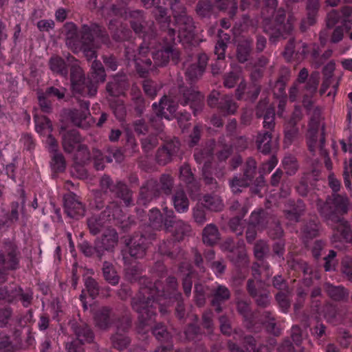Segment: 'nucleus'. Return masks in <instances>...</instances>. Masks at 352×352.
I'll list each match as a JSON object with an SVG mask.
<instances>
[{
	"mask_svg": "<svg viewBox=\"0 0 352 352\" xmlns=\"http://www.w3.org/2000/svg\"><path fill=\"white\" fill-rule=\"evenodd\" d=\"M140 282L142 286L132 298L131 306L138 314L139 322L144 327L154 320L157 307H160L161 312H164L161 307L162 298H171L172 296L176 299L182 298V294L177 293L178 284L173 276L166 279V287H162L160 281L153 283L148 278H143Z\"/></svg>",
	"mask_w": 352,
	"mask_h": 352,
	"instance_id": "3",
	"label": "nucleus"
},
{
	"mask_svg": "<svg viewBox=\"0 0 352 352\" xmlns=\"http://www.w3.org/2000/svg\"><path fill=\"white\" fill-rule=\"evenodd\" d=\"M252 50V41L244 39L237 45L236 57L240 63H245L249 60Z\"/></svg>",
	"mask_w": 352,
	"mask_h": 352,
	"instance_id": "41",
	"label": "nucleus"
},
{
	"mask_svg": "<svg viewBox=\"0 0 352 352\" xmlns=\"http://www.w3.org/2000/svg\"><path fill=\"white\" fill-rule=\"evenodd\" d=\"M309 53V46L305 43H296L294 38H290L285 45L283 52L284 57L291 60L292 59L303 58Z\"/></svg>",
	"mask_w": 352,
	"mask_h": 352,
	"instance_id": "24",
	"label": "nucleus"
},
{
	"mask_svg": "<svg viewBox=\"0 0 352 352\" xmlns=\"http://www.w3.org/2000/svg\"><path fill=\"white\" fill-rule=\"evenodd\" d=\"M92 157L94 166L97 170H103L106 163L112 162L111 156H107V155H104L98 149H93Z\"/></svg>",
	"mask_w": 352,
	"mask_h": 352,
	"instance_id": "51",
	"label": "nucleus"
},
{
	"mask_svg": "<svg viewBox=\"0 0 352 352\" xmlns=\"http://www.w3.org/2000/svg\"><path fill=\"white\" fill-rule=\"evenodd\" d=\"M142 87L145 94L153 100L160 90L161 85L153 80L145 79L142 82Z\"/></svg>",
	"mask_w": 352,
	"mask_h": 352,
	"instance_id": "56",
	"label": "nucleus"
},
{
	"mask_svg": "<svg viewBox=\"0 0 352 352\" xmlns=\"http://www.w3.org/2000/svg\"><path fill=\"white\" fill-rule=\"evenodd\" d=\"M261 16L265 25H270V41L276 43L280 39H285L293 30L289 19L286 21V12L283 8L276 10L278 0H263Z\"/></svg>",
	"mask_w": 352,
	"mask_h": 352,
	"instance_id": "6",
	"label": "nucleus"
},
{
	"mask_svg": "<svg viewBox=\"0 0 352 352\" xmlns=\"http://www.w3.org/2000/svg\"><path fill=\"white\" fill-rule=\"evenodd\" d=\"M66 167L65 160L62 154L55 153L52 159L51 168L54 173H62Z\"/></svg>",
	"mask_w": 352,
	"mask_h": 352,
	"instance_id": "60",
	"label": "nucleus"
},
{
	"mask_svg": "<svg viewBox=\"0 0 352 352\" xmlns=\"http://www.w3.org/2000/svg\"><path fill=\"white\" fill-rule=\"evenodd\" d=\"M153 333L159 341L168 344H172V336L170 333L166 330L164 325L162 324H157L153 329Z\"/></svg>",
	"mask_w": 352,
	"mask_h": 352,
	"instance_id": "55",
	"label": "nucleus"
},
{
	"mask_svg": "<svg viewBox=\"0 0 352 352\" xmlns=\"http://www.w3.org/2000/svg\"><path fill=\"white\" fill-rule=\"evenodd\" d=\"M305 206L301 200H298L292 205V208L285 211L286 218L294 222H298L300 217L304 214Z\"/></svg>",
	"mask_w": 352,
	"mask_h": 352,
	"instance_id": "45",
	"label": "nucleus"
},
{
	"mask_svg": "<svg viewBox=\"0 0 352 352\" xmlns=\"http://www.w3.org/2000/svg\"><path fill=\"white\" fill-rule=\"evenodd\" d=\"M352 10L349 7H344L341 10H332L327 15V25L329 28H332L339 24L334 29L331 41L333 43H337L342 41L344 32H348L352 25L350 19Z\"/></svg>",
	"mask_w": 352,
	"mask_h": 352,
	"instance_id": "11",
	"label": "nucleus"
},
{
	"mask_svg": "<svg viewBox=\"0 0 352 352\" xmlns=\"http://www.w3.org/2000/svg\"><path fill=\"white\" fill-rule=\"evenodd\" d=\"M237 311L241 314L246 321V327L251 329L253 327V316L251 313L250 304L244 300L237 302Z\"/></svg>",
	"mask_w": 352,
	"mask_h": 352,
	"instance_id": "53",
	"label": "nucleus"
},
{
	"mask_svg": "<svg viewBox=\"0 0 352 352\" xmlns=\"http://www.w3.org/2000/svg\"><path fill=\"white\" fill-rule=\"evenodd\" d=\"M306 141L309 151L311 155H315L318 151L320 155L324 158L325 166L328 170L332 167V163L328 151L325 146V133L322 129L320 131V120L312 117L308 124V130L306 133Z\"/></svg>",
	"mask_w": 352,
	"mask_h": 352,
	"instance_id": "10",
	"label": "nucleus"
},
{
	"mask_svg": "<svg viewBox=\"0 0 352 352\" xmlns=\"http://www.w3.org/2000/svg\"><path fill=\"white\" fill-rule=\"evenodd\" d=\"M149 243V239L144 235H133L126 243L130 256L135 258H142L146 255Z\"/></svg>",
	"mask_w": 352,
	"mask_h": 352,
	"instance_id": "23",
	"label": "nucleus"
},
{
	"mask_svg": "<svg viewBox=\"0 0 352 352\" xmlns=\"http://www.w3.org/2000/svg\"><path fill=\"white\" fill-rule=\"evenodd\" d=\"M207 102L210 107H217L219 113L223 116L234 114L238 107L232 96H221L219 92L217 91H212L210 94Z\"/></svg>",
	"mask_w": 352,
	"mask_h": 352,
	"instance_id": "17",
	"label": "nucleus"
},
{
	"mask_svg": "<svg viewBox=\"0 0 352 352\" xmlns=\"http://www.w3.org/2000/svg\"><path fill=\"white\" fill-rule=\"evenodd\" d=\"M223 248L228 252V258L234 265L237 267L247 265V254L243 241H239L235 245L232 240L228 239L223 243Z\"/></svg>",
	"mask_w": 352,
	"mask_h": 352,
	"instance_id": "19",
	"label": "nucleus"
},
{
	"mask_svg": "<svg viewBox=\"0 0 352 352\" xmlns=\"http://www.w3.org/2000/svg\"><path fill=\"white\" fill-rule=\"evenodd\" d=\"M324 289L329 297L335 301H342L348 298L349 292L342 285H333L329 283L324 285Z\"/></svg>",
	"mask_w": 352,
	"mask_h": 352,
	"instance_id": "35",
	"label": "nucleus"
},
{
	"mask_svg": "<svg viewBox=\"0 0 352 352\" xmlns=\"http://www.w3.org/2000/svg\"><path fill=\"white\" fill-rule=\"evenodd\" d=\"M253 276L255 279H249L247 283V290L249 294L255 299L258 306L262 307H267L270 303L269 292L263 288L264 283L257 279V270L252 267Z\"/></svg>",
	"mask_w": 352,
	"mask_h": 352,
	"instance_id": "16",
	"label": "nucleus"
},
{
	"mask_svg": "<svg viewBox=\"0 0 352 352\" xmlns=\"http://www.w3.org/2000/svg\"><path fill=\"white\" fill-rule=\"evenodd\" d=\"M143 272L142 265L140 263H131L125 268L126 278L131 282L138 281L140 288L142 286L140 280L146 276H140Z\"/></svg>",
	"mask_w": 352,
	"mask_h": 352,
	"instance_id": "40",
	"label": "nucleus"
},
{
	"mask_svg": "<svg viewBox=\"0 0 352 352\" xmlns=\"http://www.w3.org/2000/svg\"><path fill=\"white\" fill-rule=\"evenodd\" d=\"M133 127L135 132L138 135L148 136L151 134V129L148 122L144 119H139L134 122Z\"/></svg>",
	"mask_w": 352,
	"mask_h": 352,
	"instance_id": "62",
	"label": "nucleus"
},
{
	"mask_svg": "<svg viewBox=\"0 0 352 352\" xmlns=\"http://www.w3.org/2000/svg\"><path fill=\"white\" fill-rule=\"evenodd\" d=\"M153 179L148 181L146 184L140 189V195L146 199H151L160 192L170 195L173 187V177H160V183L155 184Z\"/></svg>",
	"mask_w": 352,
	"mask_h": 352,
	"instance_id": "15",
	"label": "nucleus"
},
{
	"mask_svg": "<svg viewBox=\"0 0 352 352\" xmlns=\"http://www.w3.org/2000/svg\"><path fill=\"white\" fill-rule=\"evenodd\" d=\"M275 110L269 104V102L265 100L259 101L256 107V116L257 118H263V126L265 129L264 132H259L256 136V144L258 151L263 154H268L272 148V131L275 126Z\"/></svg>",
	"mask_w": 352,
	"mask_h": 352,
	"instance_id": "9",
	"label": "nucleus"
},
{
	"mask_svg": "<svg viewBox=\"0 0 352 352\" xmlns=\"http://www.w3.org/2000/svg\"><path fill=\"white\" fill-rule=\"evenodd\" d=\"M241 78V72L234 70L227 74L224 77V85L228 88H232L239 81Z\"/></svg>",
	"mask_w": 352,
	"mask_h": 352,
	"instance_id": "63",
	"label": "nucleus"
},
{
	"mask_svg": "<svg viewBox=\"0 0 352 352\" xmlns=\"http://www.w3.org/2000/svg\"><path fill=\"white\" fill-rule=\"evenodd\" d=\"M127 87L125 76H116L109 81L106 86V90L109 96L118 97L124 94Z\"/></svg>",
	"mask_w": 352,
	"mask_h": 352,
	"instance_id": "33",
	"label": "nucleus"
},
{
	"mask_svg": "<svg viewBox=\"0 0 352 352\" xmlns=\"http://www.w3.org/2000/svg\"><path fill=\"white\" fill-rule=\"evenodd\" d=\"M228 47L227 43L222 41H217L214 47V55L217 56V62L212 64V72L213 74H217L225 67L224 60L226 51Z\"/></svg>",
	"mask_w": 352,
	"mask_h": 352,
	"instance_id": "34",
	"label": "nucleus"
},
{
	"mask_svg": "<svg viewBox=\"0 0 352 352\" xmlns=\"http://www.w3.org/2000/svg\"><path fill=\"white\" fill-rule=\"evenodd\" d=\"M186 338L190 341L199 340L201 337L200 328L193 324H189L184 331Z\"/></svg>",
	"mask_w": 352,
	"mask_h": 352,
	"instance_id": "64",
	"label": "nucleus"
},
{
	"mask_svg": "<svg viewBox=\"0 0 352 352\" xmlns=\"http://www.w3.org/2000/svg\"><path fill=\"white\" fill-rule=\"evenodd\" d=\"M34 122L35 123V130L38 133L45 134L52 131V125L50 120L45 116L38 115L35 113L34 115Z\"/></svg>",
	"mask_w": 352,
	"mask_h": 352,
	"instance_id": "44",
	"label": "nucleus"
},
{
	"mask_svg": "<svg viewBox=\"0 0 352 352\" xmlns=\"http://www.w3.org/2000/svg\"><path fill=\"white\" fill-rule=\"evenodd\" d=\"M271 217L264 210L252 212L250 218V223L254 228L262 230L266 227Z\"/></svg>",
	"mask_w": 352,
	"mask_h": 352,
	"instance_id": "38",
	"label": "nucleus"
},
{
	"mask_svg": "<svg viewBox=\"0 0 352 352\" xmlns=\"http://www.w3.org/2000/svg\"><path fill=\"white\" fill-rule=\"evenodd\" d=\"M89 232L95 236L106 228V220L104 215H93L87 220Z\"/></svg>",
	"mask_w": 352,
	"mask_h": 352,
	"instance_id": "39",
	"label": "nucleus"
},
{
	"mask_svg": "<svg viewBox=\"0 0 352 352\" xmlns=\"http://www.w3.org/2000/svg\"><path fill=\"white\" fill-rule=\"evenodd\" d=\"M102 273L104 279L111 285H116L118 284L120 277L116 271L112 263L104 261L102 265Z\"/></svg>",
	"mask_w": 352,
	"mask_h": 352,
	"instance_id": "46",
	"label": "nucleus"
},
{
	"mask_svg": "<svg viewBox=\"0 0 352 352\" xmlns=\"http://www.w3.org/2000/svg\"><path fill=\"white\" fill-rule=\"evenodd\" d=\"M96 241L103 256L105 251L113 250L118 242V235L115 229L107 228L104 230L101 239H98Z\"/></svg>",
	"mask_w": 352,
	"mask_h": 352,
	"instance_id": "26",
	"label": "nucleus"
},
{
	"mask_svg": "<svg viewBox=\"0 0 352 352\" xmlns=\"http://www.w3.org/2000/svg\"><path fill=\"white\" fill-rule=\"evenodd\" d=\"M215 4L220 10H228L229 19H222L220 23L223 28L228 29L231 27V21H234L238 11L237 0H215Z\"/></svg>",
	"mask_w": 352,
	"mask_h": 352,
	"instance_id": "28",
	"label": "nucleus"
},
{
	"mask_svg": "<svg viewBox=\"0 0 352 352\" xmlns=\"http://www.w3.org/2000/svg\"><path fill=\"white\" fill-rule=\"evenodd\" d=\"M155 115L149 118V124L151 129V134L140 139L142 148L145 152H148L155 148L159 142L160 133L163 131L164 124L162 118L170 120L176 113V104L175 101L168 100V96H163L159 104L154 102L152 105Z\"/></svg>",
	"mask_w": 352,
	"mask_h": 352,
	"instance_id": "7",
	"label": "nucleus"
},
{
	"mask_svg": "<svg viewBox=\"0 0 352 352\" xmlns=\"http://www.w3.org/2000/svg\"><path fill=\"white\" fill-rule=\"evenodd\" d=\"M261 0H241L240 8L242 11H248V14H243L241 19L235 21L233 27L234 35H239L241 32L247 31L250 26H254L259 22V17L255 16L258 12Z\"/></svg>",
	"mask_w": 352,
	"mask_h": 352,
	"instance_id": "12",
	"label": "nucleus"
},
{
	"mask_svg": "<svg viewBox=\"0 0 352 352\" xmlns=\"http://www.w3.org/2000/svg\"><path fill=\"white\" fill-rule=\"evenodd\" d=\"M173 204L175 210L179 212H185L188 210L189 201L183 190H178L173 197Z\"/></svg>",
	"mask_w": 352,
	"mask_h": 352,
	"instance_id": "48",
	"label": "nucleus"
},
{
	"mask_svg": "<svg viewBox=\"0 0 352 352\" xmlns=\"http://www.w3.org/2000/svg\"><path fill=\"white\" fill-rule=\"evenodd\" d=\"M3 254L0 253V274L20 267L21 253L18 245L9 240L3 242Z\"/></svg>",
	"mask_w": 352,
	"mask_h": 352,
	"instance_id": "13",
	"label": "nucleus"
},
{
	"mask_svg": "<svg viewBox=\"0 0 352 352\" xmlns=\"http://www.w3.org/2000/svg\"><path fill=\"white\" fill-rule=\"evenodd\" d=\"M212 9L213 4L210 0H199L196 6L197 14L201 17L210 16Z\"/></svg>",
	"mask_w": 352,
	"mask_h": 352,
	"instance_id": "57",
	"label": "nucleus"
},
{
	"mask_svg": "<svg viewBox=\"0 0 352 352\" xmlns=\"http://www.w3.org/2000/svg\"><path fill=\"white\" fill-rule=\"evenodd\" d=\"M79 109H74L70 112L72 122L79 126L83 127L87 118L90 116L89 101L85 99H78Z\"/></svg>",
	"mask_w": 352,
	"mask_h": 352,
	"instance_id": "29",
	"label": "nucleus"
},
{
	"mask_svg": "<svg viewBox=\"0 0 352 352\" xmlns=\"http://www.w3.org/2000/svg\"><path fill=\"white\" fill-rule=\"evenodd\" d=\"M290 76V72L286 71L278 78L273 89L274 95L276 98L287 97L285 87Z\"/></svg>",
	"mask_w": 352,
	"mask_h": 352,
	"instance_id": "47",
	"label": "nucleus"
},
{
	"mask_svg": "<svg viewBox=\"0 0 352 352\" xmlns=\"http://www.w3.org/2000/svg\"><path fill=\"white\" fill-rule=\"evenodd\" d=\"M254 177H234L230 182V187L233 192H241V188H246L252 182Z\"/></svg>",
	"mask_w": 352,
	"mask_h": 352,
	"instance_id": "59",
	"label": "nucleus"
},
{
	"mask_svg": "<svg viewBox=\"0 0 352 352\" xmlns=\"http://www.w3.org/2000/svg\"><path fill=\"white\" fill-rule=\"evenodd\" d=\"M202 205L207 209L214 212L221 211L223 208L222 200L218 196L205 195Z\"/></svg>",
	"mask_w": 352,
	"mask_h": 352,
	"instance_id": "52",
	"label": "nucleus"
},
{
	"mask_svg": "<svg viewBox=\"0 0 352 352\" xmlns=\"http://www.w3.org/2000/svg\"><path fill=\"white\" fill-rule=\"evenodd\" d=\"M111 342L115 349L123 351L129 344L130 340L126 335L117 332L111 337Z\"/></svg>",
	"mask_w": 352,
	"mask_h": 352,
	"instance_id": "58",
	"label": "nucleus"
},
{
	"mask_svg": "<svg viewBox=\"0 0 352 352\" xmlns=\"http://www.w3.org/2000/svg\"><path fill=\"white\" fill-rule=\"evenodd\" d=\"M49 67L52 73L65 79H69L73 94L76 97L94 96L97 94L98 85L105 80L106 73L101 62H92L90 76L85 78L77 59L68 54L66 58L53 55L49 60Z\"/></svg>",
	"mask_w": 352,
	"mask_h": 352,
	"instance_id": "2",
	"label": "nucleus"
},
{
	"mask_svg": "<svg viewBox=\"0 0 352 352\" xmlns=\"http://www.w3.org/2000/svg\"><path fill=\"white\" fill-rule=\"evenodd\" d=\"M140 1L146 8L155 7L153 12L160 25V33L153 29L146 31L142 10H128L126 18L130 19L131 27L142 41L138 48L130 42L124 45V56L129 62L134 63L140 77L146 78L155 65L165 66L170 60L175 64L179 62L180 52L176 47L177 42L190 43L195 36V26L180 0H168L174 22L168 16L167 9L159 6L160 0Z\"/></svg>",
	"mask_w": 352,
	"mask_h": 352,
	"instance_id": "1",
	"label": "nucleus"
},
{
	"mask_svg": "<svg viewBox=\"0 0 352 352\" xmlns=\"http://www.w3.org/2000/svg\"><path fill=\"white\" fill-rule=\"evenodd\" d=\"M168 209L164 208L163 214L161 213L157 208H153L150 210L148 214L149 226L154 229L160 230L163 226L165 228V210Z\"/></svg>",
	"mask_w": 352,
	"mask_h": 352,
	"instance_id": "42",
	"label": "nucleus"
},
{
	"mask_svg": "<svg viewBox=\"0 0 352 352\" xmlns=\"http://www.w3.org/2000/svg\"><path fill=\"white\" fill-rule=\"evenodd\" d=\"M320 7V0H308L307 3V16L301 20L300 29L305 32L309 26L314 25L318 18V11Z\"/></svg>",
	"mask_w": 352,
	"mask_h": 352,
	"instance_id": "27",
	"label": "nucleus"
},
{
	"mask_svg": "<svg viewBox=\"0 0 352 352\" xmlns=\"http://www.w3.org/2000/svg\"><path fill=\"white\" fill-rule=\"evenodd\" d=\"M81 137L76 129L67 131L63 135V146L64 151L71 153L78 150V152H82L89 155L87 146L81 144Z\"/></svg>",
	"mask_w": 352,
	"mask_h": 352,
	"instance_id": "22",
	"label": "nucleus"
},
{
	"mask_svg": "<svg viewBox=\"0 0 352 352\" xmlns=\"http://www.w3.org/2000/svg\"><path fill=\"white\" fill-rule=\"evenodd\" d=\"M100 183L101 188L104 192H107L109 190L113 192L116 196L121 198L126 206L131 204L132 192L124 184L116 182L114 184L111 177H101Z\"/></svg>",
	"mask_w": 352,
	"mask_h": 352,
	"instance_id": "20",
	"label": "nucleus"
},
{
	"mask_svg": "<svg viewBox=\"0 0 352 352\" xmlns=\"http://www.w3.org/2000/svg\"><path fill=\"white\" fill-rule=\"evenodd\" d=\"M170 101H175L176 110L178 104L182 106L189 105L195 116H197L202 111L204 107V96L195 88L184 85H179L177 87L173 88L170 92V96L168 97ZM173 118H177L179 120H189L190 114L187 112H177Z\"/></svg>",
	"mask_w": 352,
	"mask_h": 352,
	"instance_id": "8",
	"label": "nucleus"
},
{
	"mask_svg": "<svg viewBox=\"0 0 352 352\" xmlns=\"http://www.w3.org/2000/svg\"><path fill=\"white\" fill-rule=\"evenodd\" d=\"M94 318L96 327L101 329H106L113 323L114 314L110 308L103 307L95 312Z\"/></svg>",
	"mask_w": 352,
	"mask_h": 352,
	"instance_id": "32",
	"label": "nucleus"
},
{
	"mask_svg": "<svg viewBox=\"0 0 352 352\" xmlns=\"http://www.w3.org/2000/svg\"><path fill=\"white\" fill-rule=\"evenodd\" d=\"M72 329L77 337V340L81 344L90 343L94 340V333L87 324L84 323L74 324Z\"/></svg>",
	"mask_w": 352,
	"mask_h": 352,
	"instance_id": "36",
	"label": "nucleus"
},
{
	"mask_svg": "<svg viewBox=\"0 0 352 352\" xmlns=\"http://www.w3.org/2000/svg\"><path fill=\"white\" fill-rule=\"evenodd\" d=\"M109 29L111 36L116 41H129L132 37V32L124 27L121 22L118 20H111L109 24Z\"/></svg>",
	"mask_w": 352,
	"mask_h": 352,
	"instance_id": "31",
	"label": "nucleus"
},
{
	"mask_svg": "<svg viewBox=\"0 0 352 352\" xmlns=\"http://www.w3.org/2000/svg\"><path fill=\"white\" fill-rule=\"evenodd\" d=\"M220 239V234L216 225L208 224L203 230L202 240L204 243L212 246L216 244Z\"/></svg>",
	"mask_w": 352,
	"mask_h": 352,
	"instance_id": "37",
	"label": "nucleus"
},
{
	"mask_svg": "<svg viewBox=\"0 0 352 352\" xmlns=\"http://www.w3.org/2000/svg\"><path fill=\"white\" fill-rule=\"evenodd\" d=\"M180 142L178 138H174L164 142L157 149L155 158L160 165H166L170 162L179 153Z\"/></svg>",
	"mask_w": 352,
	"mask_h": 352,
	"instance_id": "18",
	"label": "nucleus"
},
{
	"mask_svg": "<svg viewBox=\"0 0 352 352\" xmlns=\"http://www.w3.org/2000/svg\"><path fill=\"white\" fill-rule=\"evenodd\" d=\"M14 285L0 287V299L4 300L9 303H14L17 301L18 289Z\"/></svg>",
	"mask_w": 352,
	"mask_h": 352,
	"instance_id": "49",
	"label": "nucleus"
},
{
	"mask_svg": "<svg viewBox=\"0 0 352 352\" xmlns=\"http://www.w3.org/2000/svg\"><path fill=\"white\" fill-rule=\"evenodd\" d=\"M63 31L67 40L70 42L79 41L81 50L89 60L96 58V41L105 45L110 42L105 28L98 23L82 24L78 30L74 22H67L63 25Z\"/></svg>",
	"mask_w": 352,
	"mask_h": 352,
	"instance_id": "5",
	"label": "nucleus"
},
{
	"mask_svg": "<svg viewBox=\"0 0 352 352\" xmlns=\"http://www.w3.org/2000/svg\"><path fill=\"white\" fill-rule=\"evenodd\" d=\"M217 150V157L221 163L225 162L233 152L232 145L226 143L224 137L219 138Z\"/></svg>",
	"mask_w": 352,
	"mask_h": 352,
	"instance_id": "43",
	"label": "nucleus"
},
{
	"mask_svg": "<svg viewBox=\"0 0 352 352\" xmlns=\"http://www.w3.org/2000/svg\"><path fill=\"white\" fill-rule=\"evenodd\" d=\"M165 229L172 232L174 239L177 241H182L191 233L190 226L180 219H176L172 210H165Z\"/></svg>",
	"mask_w": 352,
	"mask_h": 352,
	"instance_id": "14",
	"label": "nucleus"
},
{
	"mask_svg": "<svg viewBox=\"0 0 352 352\" xmlns=\"http://www.w3.org/2000/svg\"><path fill=\"white\" fill-rule=\"evenodd\" d=\"M78 248L80 252L87 257H91L94 255H96L100 259L102 257V253L100 252L96 241H95V245L93 246L88 241H84L79 244Z\"/></svg>",
	"mask_w": 352,
	"mask_h": 352,
	"instance_id": "50",
	"label": "nucleus"
},
{
	"mask_svg": "<svg viewBox=\"0 0 352 352\" xmlns=\"http://www.w3.org/2000/svg\"><path fill=\"white\" fill-rule=\"evenodd\" d=\"M208 57L206 53H199L197 55V63L190 64L186 69V78L192 82L204 74L208 64Z\"/></svg>",
	"mask_w": 352,
	"mask_h": 352,
	"instance_id": "25",
	"label": "nucleus"
},
{
	"mask_svg": "<svg viewBox=\"0 0 352 352\" xmlns=\"http://www.w3.org/2000/svg\"><path fill=\"white\" fill-rule=\"evenodd\" d=\"M63 202L64 210L68 217L79 219L85 215V206L76 194L72 192L65 194L63 197Z\"/></svg>",
	"mask_w": 352,
	"mask_h": 352,
	"instance_id": "21",
	"label": "nucleus"
},
{
	"mask_svg": "<svg viewBox=\"0 0 352 352\" xmlns=\"http://www.w3.org/2000/svg\"><path fill=\"white\" fill-rule=\"evenodd\" d=\"M231 296L229 289L223 285H218L212 290V299L211 305L217 313L222 311L221 304L230 299Z\"/></svg>",
	"mask_w": 352,
	"mask_h": 352,
	"instance_id": "30",
	"label": "nucleus"
},
{
	"mask_svg": "<svg viewBox=\"0 0 352 352\" xmlns=\"http://www.w3.org/2000/svg\"><path fill=\"white\" fill-rule=\"evenodd\" d=\"M283 165L286 170L287 175L289 176L294 175L298 168V164L296 157L291 155L284 157Z\"/></svg>",
	"mask_w": 352,
	"mask_h": 352,
	"instance_id": "61",
	"label": "nucleus"
},
{
	"mask_svg": "<svg viewBox=\"0 0 352 352\" xmlns=\"http://www.w3.org/2000/svg\"><path fill=\"white\" fill-rule=\"evenodd\" d=\"M350 202L346 196L333 194L319 208L321 216L333 230L331 242H348L351 239V230L349 223L340 215L346 214Z\"/></svg>",
	"mask_w": 352,
	"mask_h": 352,
	"instance_id": "4",
	"label": "nucleus"
},
{
	"mask_svg": "<svg viewBox=\"0 0 352 352\" xmlns=\"http://www.w3.org/2000/svg\"><path fill=\"white\" fill-rule=\"evenodd\" d=\"M318 232L319 225L315 220H311L306 223L301 230L302 236L307 239H313L317 236Z\"/></svg>",
	"mask_w": 352,
	"mask_h": 352,
	"instance_id": "54",
	"label": "nucleus"
}]
</instances>
